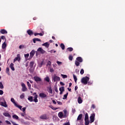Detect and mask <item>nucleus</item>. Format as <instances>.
<instances>
[{"instance_id": "cd10ccee", "label": "nucleus", "mask_w": 125, "mask_h": 125, "mask_svg": "<svg viewBox=\"0 0 125 125\" xmlns=\"http://www.w3.org/2000/svg\"><path fill=\"white\" fill-rule=\"evenodd\" d=\"M68 94V93L67 92L66 94L63 95V98H62V99H63V100H65V99H67Z\"/></svg>"}, {"instance_id": "a878e982", "label": "nucleus", "mask_w": 125, "mask_h": 125, "mask_svg": "<svg viewBox=\"0 0 125 125\" xmlns=\"http://www.w3.org/2000/svg\"><path fill=\"white\" fill-rule=\"evenodd\" d=\"M73 79L74 80V82L76 83H77V81H78L77 76H76V75H75V74H73Z\"/></svg>"}, {"instance_id": "a211bd4d", "label": "nucleus", "mask_w": 125, "mask_h": 125, "mask_svg": "<svg viewBox=\"0 0 125 125\" xmlns=\"http://www.w3.org/2000/svg\"><path fill=\"white\" fill-rule=\"evenodd\" d=\"M34 43H36V42H42L41 39L39 38H34L33 39Z\"/></svg>"}, {"instance_id": "69168bd1", "label": "nucleus", "mask_w": 125, "mask_h": 125, "mask_svg": "<svg viewBox=\"0 0 125 125\" xmlns=\"http://www.w3.org/2000/svg\"><path fill=\"white\" fill-rule=\"evenodd\" d=\"M64 125H70V123L68 122V123H64Z\"/></svg>"}, {"instance_id": "dca6fc26", "label": "nucleus", "mask_w": 125, "mask_h": 125, "mask_svg": "<svg viewBox=\"0 0 125 125\" xmlns=\"http://www.w3.org/2000/svg\"><path fill=\"white\" fill-rule=\"evenodd\" d=\"M14 64L11 63L10 65V68L11 69L12 71H15V68H14Z\"/></svg>"}, {"instance_id": "9b49d317", "label": "nucleus", "mask_w": 125, "mask_h": 125, "mask_svg": "<svg viewBox=\"0 0 125 125\" xmlns=\"http://www.w3.org/2000/svg\"><path fill=\"white\" fill-rule=\"evenodd\" d=\"M35 53H36V52L32 50L31 52L30 53V58H33L34 57V55H35Z\"/></svg>"}, {"instance_id": "2eb2a0df", "label": "nucleus", "mask_w": 125, "mask_h": 125, "mask_svg": "<svg viewBox=\"0 0 125 125\" xmlns=\"http://www.w3.org/2000/svg\"><path fill=\"white\" fill-rule=\"evenodd\" d=\"M78 103L79 104H82L83 103V100L82 99V97H79L78 98Z\"/></svg>"}, {"instance_id": "473e14b6", "label": "nucleus", "mask_w": 125, "mask_h": 125, "mask_svg": "<svg viewBox=\"0 0 125 125\" xmlns=\"http://www.w3.org/2000/svg\"><path fill=\"white\" fill-rule=\"evenodd\" d=\"M75 64L77 66H80V62L78 61H75Z\"/></svg>"}, {"instance_id": "13d9d810", "label": "nucleus", "mask_w": 125, "mask_h": 125, "mask_svg": "<svg viewBox=\"0 0 125 125\" xmlns=\"http://www.w3.org/2000/svg\"><path fill=\"white\" fill-rule=\"evenodd\" d=\"M60 84H61V85H65V84L62 82L60 83Z\"/></svg>"}, {"instance_id": "5fc2aeb1", "label": "nucleus", "mask_w": 125, "mask_h": 125, "mask_svg": "<svg viewBox=\"0 0 125 125\" xmlns=\"http://www.w3.org/2000/svg\"><path fill=\"white\" fill-rule=\"evenodd\" d=\"M3 94V91L0 90V95H2Z\"/></svg>"}, {"instance_id": "5701e85b", "label": "nucleus", "mask_w": 125, "mask_h": 125, "mask_svg": "<svg viewBox=\"0 0 125 125\" xmlns=\"http://www.w3.org/2000/svg\"><path fill=\"white\" fill-rule=\"evenodd\" d=\"M60 47L62 50H64V49H65V45H64L63 43H62L60 45Z\"/></svg>"}, {"instance_id": "bf43d9fd", "label": "nucleus", "mask_w": 125, "mask_h": 125, "mask_svg": "<svg viewBox=\"0 0 125 125\" xmlns=\"http://www.w3.org/2000/svg\"><path fill=\"white\" fill-rule=\"evenodd\" d=\"M43 64V61H42L41 63H40V68L42 67V64Z\"/></svg>"}, {"instance_id": "f03ea898", "label": "nucleus", "mask_w": 125, "mask_h": 125, "mask_svg": "<svg viewBox=\"0 0 125 125\" xmlns=\"http://www.w3.org/2000/svg\"><path fill=\"white\" fill-rule=\"evenodd\" d=\"M33 79H34L35 82H36V83H41L42 81V78H41L39 76H34L33 77Z\"/></svg>"}, {"instance_id": "39448f33", "label": "nucleus", "mask_w": 125, "mask_h": 125, "mask_svg": "<svg viewBox=\"0 0 125 125\" xmlns=\"http://www.w3.org/2000/svg\"><path fill=\"white\" fill-rule=\"evenodd\" d=\"M40 119H41L42 120H48V117H47V115H46V114H44L40 117Z\"/></svg>"}, {"instance_id": "f257e3e1", "label": "nucleus", "mask_w": 125, "mask_h": 125, "mask_svg": "<svg viewBox=\"0 0 125 125\" xmlns=\"http://www.w3.org/2000/svg\"><path fill=\"white\" fill-rule=\"evenodd\" d=\"M89 81V77L85 76L83 77L81 79V83L84 85L87 84V82Z\"/></svg>"}, {"instance_id": "f704fd0d", "label": "nucleus", "mask_w": 125, "mask_h": 125, "mask_svg": "<svg viewBox=\"0 0 125 125\" xmlns=\"http://www.w3.org/2000/svg\"><path fill=\"white\" fill-rule=\"evenodd\" d=\"M16 107L17 108H19V109H20L21 110H22V106L21 105H19L17 104L15 105Z\"/></svg>"}, {"instance_id": "de8ad7c7", "label": "nucleus", "mask_w": 125, "mask_h": 125, "mask_svg": "<svg viewBox=\"0 0 125 125\" xmlns=\"http://www.w3.org/2000/svg\"><path fill=\"white\" fill-rule=\"evenodd\" d=\"M49 92L51 93V94H52V89L51 88V87H50L49 88Z\"/></svg>"}, {"instance_id": "0eeeda50", "label": "nucleus", "mask_w": 125, "mask_h": 125, "mask_svg": "<svg viewBox=\"0 0 125 125\" xmlns=\"http://www.w3.org/2000/svg\"><path fill=\"white\" fill-rule=\"evenodd\" d=\"M0 105L2 106V107H4L6 108L7 107V104H6V102L4 100V102H0Z\"/></svg>"}, {"instance_id": "6e6552de", "label": "nucleus", "mask_w": 125, "mask_h": 125, "mask_svg": "<svg viewBox=\"0 0 125 125\" xmlns=\"http://www.w3.org/2000/svg\"><path fill=\"white\" fill-rule=\"evenodd\" d=\"M37 51L38 52H40V53H41V54H44V53H45V51H44V50H43L42 47H40L38 49Z\"/></svg>"}, {"instance_id": "4468645a", "label": "nucleus", "mask_w": 125, "mask_h": 125, "mask_svg": "<svg viewBox=\"0 0 125 125\" xmlns=\"http://www.w3.org/2000/svg\"><path fill=\"white\" fill-rule=\"evenodd\" d=\"M76 60L77 61H78V62H80V63H82V62H83V58H82V57H78L76 58Z\"/></svg>"}, {"instance_id": "2f4dec72", "label": "nucleus", "mask_w": 125, "mask_h": 125, "mask_svg": "<svg viewBox=\"0 0 125 125\" xmlns=\"http://www.w3.org/2000/svg\"><path fill=\"white\" fill-rule=\"evenodd\" d=\"M12 117L14 119H15L16 120H19V117H18V116L16 115H14Z\"/></svg>"}, {"instance_id": "37998d69", "label": "nucleus", "mask_w": 125, "mask_h": 125, "mask_svg": "<svg viewBox=\"0 0 125 125\" xmlns=\"http://www.w3.org/2000/svg\"><path fill=\"white\" fill-rule=\"evenodd\" d=\"M6 72L7 73V74H8V75H9V67L6 68Z\"/></svg>"}, {"instance_id": "8fccbe9b", "label": "nucleus", "mask_w": 125, "mask_h": 125, "mask_svg": "<svg viewBox=\"0 0 125 125\" xmlns=\"http://www.w3.org/2000/svg\"><path fill=\"white\" fill-rule=\"evenodd\" d=\"M51 65V62L48 61L47 64V66H50Z\"/></svg>"}, {"instance_id": "79ce46f5", "label": "nucleus", "mask_w": 125, "mask_h": 125, "mask_svg": "<svg viewBox=\"0 0 125 125\" xmlns=\"http://www.w3.org/2000/svg\"><path fill=\"white\" fill-rule=\"evenodd\" d=\"M25 97V94L24 93H22L21 95L20 96V98L21 99H23Z\"/></svg>"}, {"instance_id": "a19ab883", "label": "nucleus", "mask_w": 125, "mask_h": 125, "mask_svg": "<svg viewBox=\"0 0 125 125\" xmlns=\"http://www.w3.org/2000/svg\"><path fill=\"white\" fill-rule=\"evenodd\" d=\"M20 49H22V48H25V45H20L19 46Z\"/></svg>"}, {"instance_id": "0e129e2a", "label": "nucleus", "mask_w": 125, "mask_h": 125, "mask_svg": "<svg viewBox=\"0 0 125 125\" xmlns=\"http://www.w3.org/2000/svg\"><path fill=\"white\" fill-rule=\"evenodd\" d=\"M6 124H7L8 125H10L11 123H10V122L8 121H6Z\"/></svg>"}, {"instance_id": "e433bc0d", "label": "nucleus", "mask_w": 125, "mask_h": 125, "mask_svg": "<svg viewBox=\"0 0 125 125\" xmlns=\"http://www.w3.org/2000/svg\"><path fill=\"white\" fill-rule=\"evenodd\" d=\"M73 50H74V49H73V48H72V47H68L67 48V50L68 51H70V52L73 51Z\"/></svg>"}, {"instance_id": "423d86ee", "label": "nucleus", "mask_w": 125, "mask_h": 125, "mask_svg": "<svg viewBox=\"0 0 125 125\" xmlns=\"http://www.w3.org/2000/svg\"><path fill=\"white\" fill-rule=\"evenodd\" d=\"M39 96L42 99L46 98V97H47V95L43 92L40 93L39 94Z\"/></svg>"}, {"instance_id": "412c9836", "label": "nucleus", "mask_w": 125, "mask_h": 125, "mask_svg": "<svg viewBox=\"0 0 125 125\" xmlns=\"http://www.w3.org/2000/svg\"><path fill=\"white\" fill-rule=\"evenodd\" d=\"M82 118H83V114H80L78 118H77V121H81L82 120Z\"/></svg>"}, {"instance_id": "3c124183", "label": "nucleus", "mask_w": 125, "mask_h": 125, "mask_svg": "<svg viewBox=\"0 0 125 125\" xmlns=\"http://www.w3.org/2000/svg\"><path fill=\"white\" fill-rule=\"evenodd\" d=\"M25 58H28L29 57V54H24Z\"/></svg>"}, {"instance_id": "052dcab7", "label": "nucleus", "mask_w": 125, "mask_h": 125, "mask_svg": "<svg viewBox=\"0 0 125 125\" xmlns=\"http://www.w3.org/2000/svg\"><path fill=\"white\" fill-rule=\"evenodd\" d=\"M57 63L58 65H60V64H62V62L59 61H57Z\"/></svg>"}, {"instance_id": "bb28decb", "label": "nucleus", "mask_w": 125, "mask_h": 125, "mask_svg": "<svg viewBox=\"0 0 125 125\" xmlns=\"http://www.w3.org/2000/svg\"><path fill=\"white\" fill-rule=\"evenodd\" d=\"M59 117L60 118H62L63 117V113L62 112H59L58 114Z\"/></svg>"}, {"instance_id": "c03bdc74", "label": "nucleus", "mask_w": 125, "mask_h": 125, "mask_svg": "<svg viewBox=\"0 0 125 125\" xmlns=\"http://www.w3.org/2000/svg\"><path fill=\"white\" fill-rule=\"evenodd\" d=\"M84 73V70H83V69H81L80 71L81 75H83Z\"/></svg>"}, {"instance_id": "c9c22d12", "label": "nucleus", "mask_w": 125, "mask_h": 125, "mask_svg": "<svg viewBox=\"0 0 125 125\" xmlns=\"http://www.w3.org/2000/svg\"><path fill=\"white\" fill-rule=\"evenodd\" d=\"M28 100L30 102H33V97L32 96H30V97H28Z\"/></svg>"}, {"instance_id": "58836bf2", "label": "nucleus", "mask_w": 125, "mask_h": 125, "mask_svg": "<svg viewBox=\"0 0 125 125\" xmlns=\"http://www.w3.org/2000/svg\"><path fill=\"white\" fill-rule=\"evenodd\" d=\"M3 88L4 87H3V84H2V83L0 82V88L1 89H3Z\"/></svg>"}, {"instance_id": "f3484780", "label": "nucleus", "mask_w": 125, "mask_h": 125, "mask_svg": "<svg viewBox=\"0 0 125 125\" xmlns=\"http://www.w3.org/2000/svg\"><path fill=\"white\" fill-rule=\"evenodd\" d=\"M3 115H4L5 117H8V118H11V116L10 115V114H9V113L7 112L3 113Z\"/></svg>"}, {"instance_id": "09e8293b", "label": "nucleus", "mask_w": 125, "mask_h": 125, "mask_svg": "<svg viewBox=\"0 0 125 125\" xmlns=\"http://www.w3.org/2000/svg\"><path fill=\"white\" fill-rule=\"evenodd\" d=\"M54 89H55V91H56V92H57V93H58V89H57V86L54 87Z\"/></svg>"}, {"instance_id": "393cba45", "label": "nucleus", "mask_w": 125, "mask_h": 125, "mask_svg": "<svg viewBox=\"0 0 125 125\" xmlns=\"http://www.w3.org/2000/svg\"><path fill=\"white\" fill-rule=\"evenodd\" d=\"M59 90L60 91H62V92H64V91H65L64 86H62L61 87H60Z\"/></svg>"}, {"instance_id": "49530a36", "label": "nucleus", "mask_w": 125, "mask_h": 125, "mask_svg": "<svg viewBox=\"0 0 125 125\" xmlns=\"http://www.w3.org/2000/svg\"><path fill=\"white\" fill-rule=\"evenodd\" d=\"M68 58L69 60H70V61H72L73 60V57L72 56V55H70Z\"/></svg>"}, {"instance_id": "a18cd8bd", "label": "nucleus", "mask_w": 125, "mask_h": 125, "mask_svg": "<svg viewBox=\"0 0 125 125\" xmlns=\"http://www.w3.org/2000/svg\"><path fill=\"white\" fill-rule=\"evenodd\" d=\"M61 76L62 77V79H66V78H67V75L62 74Z\"/></svg>"}, {"instance_id": "c756f323", "label": "nucleus", "mask_w": 125, "mask_h": 125, "mask_svg": "<svg viewBox=\"0 0 125 125\" xmlns=\"http://www.w3.org/2000/svg\"><path fill=\"white\" fill-rule=\"evenodd\" d=\"M88 120V114L86 113L85 114V118H84V121Z\"/></svg>"}, {"instance_id": "9d476101", "label": "nucleus", "mask_w": 125, "mask_h": 125, "mask_svg": "<svg viewBox=\"0 0 125 125\" xmlns=\"http://www.w3.org/2000/svg\"><path fill=\"white\" fill-rule=\"evenodd\" d=\"M20 60H21V58H20V54H18L17 57L14 59L13 63H15V62H16V61H20Z\"/></svg>"}, {"instance_id": "774afa93", "label": "nucleus", "mask_w": 125, "mask_h": 125, "mask_svg": "<svg viewBox=\"0 0 125 125\" xmlns=\"http://www.w3.org/2000/svg\"><path fill=\"white\" fill-rule=\"evenodd\" d=\"M39 33H35V34H34V36H39Z\"/></svg>"}, {"instance_id": "f8f14e48", "label": "nucleus", "mask_w": 125, "mask_h": 125, "mask_svg": "<svg viewBox=\"0 0 125 125\" xmlns=\"http://www.w3.org/2000/svg\"><path fill=\"white\" fill-rule=\"evenodd\" d=\"M27 33L29 36H32V35H34V32L31 29H29L27 31Z\"/></svg>"}, {"instance_id": "680f3d73", "label": "nucleus", "mask_w": 125, "mask_h": 125, "mask_svg": "<svg viewBox=\"0 0 125 125\" xmlns=\"http://www.w3.org/2000/svg\"><path fill=\"white\" fill-rule=\"evenodd\" d=\"M50 72H51V73L54 72V70L53 69V68H50Z\"/></svg>"}, {"instance_id": "b1692460", "label": "nucleus", "mask_w": 125, "mask_h": 125, "mask_svg": "<svg viewBox=\"0 0 125 125\" xmlns=\"http://www.w3.org/2000/svg\"><path fill=\"white\" fill-rule=\"evenodd\" d=\"M6 47V43L5 42H4L2 44V49H4Z\"/></svg>"}, {"instance_id": "864d4df0", "label": "nucleus", "mask_w": 125, "mask_h": 125, "mask_svg": "<svg viewBox=\"0 0 125 125\" xmlns=\"http://www.w3.org/2000/svg\"><path fill=\"white\" fill-rule=\"evenodd\" d=\"M1 40H6L5 36H1Z\"/></svg>"}, {"instance_id": "7ed1b4c3", "label": "nucleus", "mask_w": 125, "mask_h": 125, "mask_svg": "<svg viewBox=\"0 0 125 125\" xmlns=\"http://www.w3.org/2000/svg\"><path fill=\"white\" fill-rule=\"evenodd\" d=\"M95 119V114L93 113L91 114V116H90V124H92L93 122H94Z\"/></svg>"}, {"instance_id": "20e7f679", "label": "nucleus", "mask_w": 125, "mask_h": 125, "mask_svg": "<svg viewBox=\"0 0 125 125\" xmlns=\"http://www.w3.org/2000/svg\"><path fill=\"white\" fill-rule=\"evenodd\" d=\"M21 85L22 86V91L24 92L28 90V89H27V87H26V85H25V83H21Z\"/></svg>"}, {"instance_id": "338daca9", "label": "nucleus", "mask_w": 125, "mask_h": 125, "mask_svg": "<svg viewBox=\"0 0 125 125\" xmlns=\"http://www.w3.org/2000/svg\"><path fill=\"white\" fill-rule=\"evenodd\" d=\"M52 102L54 104H57L56 101H55V100H53Z\"/></svg>"}, {"instance_id": "aec40b11", "label": "nucleus", "mask_w": 125, "mask_h": 125, "mask_svg": "<svg viewBox=\"0 0 125 125\" xmlns=\"http://www.w3.org/2000/svg\"><path fill=\"white\" fill-rule=\"evenodd\" d=\"M42 45L43 46H45V47H47V48H48V47H49V44H48V43L47 42H46L43 43L42 44Z\"/></svg>"}, {"instance_id": "c85d7f7f", "label": "nucleus", "mask_w": 125, "mask_h": 125, "mask_svg": "<svg viewBox=\"0 0 125 125\" xmlns=\"http://www.w3.org/2000/svg\"><path fill=\"white\" fill-rule=\"evenodd\" d=\"M11 102H12V103H13V104H14L15 106L17 104L15 102V100H14L13 98L11 99Z\"/></svg>"}, {"instance_id": "4d7b16f0", "label": "nucleus", "mask_w": 125, "mask_h": 125, "mask_svg": "<svg viewBox=\"0 0 125 125\" xmlns=\"http://www.w3.org/2000/svg\"><path fill=\"white\" fill-rule=\"evenodd\" d=\"M91 108L92 109H94L95 108V105L94 104H92Z\"/></svg>"}, {"instance_id": "72a5a7b5", "label": "nucleus", "mask_w": 125, "mask_h": 125, "mask_svg": "<svg viewBox=\"0 0 125 125\" xmlns=\"http://www.w3.org/2000/svg\"><path fill=\"white\" fill-rule=\"evenodd\" d=\"M44 80L47 83H49L50 80H49V77L48 76H47L46 78H45Z\"/></svg>"}, {"instance_id": "4c0bfd02", "label": "nucleus", "mask_w": 125, "mask_h": 125, "mask_svg": "<svg viewBox=\"0 0 125 125\" xmlns=\"http://www.w3.org/2000/svg\"><path fill=\"white\" fill-rule=\"evenodd\" d=\"M26 83L27 84L29 89H31V84H30V82H27Z\"/></svg>"}, {"instance_id": "ea45409f", "label": "nucleus", "mask_w": 125, "mask_h": 125, "mask_svg": "<svg viewBox=\"0 0 125 125\" xmlns=\"http://www.w3.org/2000/svg\"><path fill=\"white\" fill-rule=\"evenodd\" d=\"M84 122H85V125H89V121H88V120H84Z\"/></svg>"}, {"instance_id": "7c9ffc66", "label": "nucleus", "mask_w": 125, "mask_h": 125, "mask_svg": "<svg viewBox=\"0 0 125 125\" xmlns=\"http://www.w3.org/2000/svg\"><path fill=\"white\" fill-rule=\"evenodd\" d=\"M34 63H35V62H30V68H33Z\"/></svg>"}, {"instance_id": "e2e57ef3", "label": "nucleus", "mask_w": 125, "mask_h": 125, "mask_svg": "<svg viewBox=\"0 0 125 125\" xmlns=\"http://www.w3.org/2000/svg\"><path fill=\"white\" fill-rule=\"evenodd\" d=\"M57 103L59 105H62V102L58 101Z\"/></svg>"}, {"instance_id": "6ab92c4d", "label": "nucleus", "mask_w": 125, "mask_h": 125, "mask_svg": "<svg viewBox=\"0 0 125 125\" xmlns=\"http://www.w3.org/2000/svg\"><path fill=\"white\" fill-rule=\"evenodd\" d=\"M34 102H35V103L38 102L39 100H38V95H36V96H35V97H34Z\"/></svg>"}, {"instance_id": "603ef678", "label": "nucleus", "mask_w": 125, "mask_h": 125, "mask_svg": "<svg viewBox=\"0 0 125 125\" xmlns=\"http://www.w3.org/2000/svg\"><path fill=\"white\" fill-rule=\"evenodd\" d=\"M87 84H88V85H90L91 84H92V82L88 81Z\"/></svg>"}, {"instance_id": "1a4fd4ad", "label": "nucleus", "mask_w": 125, "mask_h": 125, "mask_svg": "<svg viewBox=\"0 0 125 125\" xmlns=\"http://www.w3.org/2000/svg\"><path fill=\"white\" fill-rule=\"evenodd\" d=\"M53 79L54 82L55 83V82L60 81V77L54 75Z\"/></svg>"}, {"instance_id": "4be33fe9", "label": "nucleus", "mask_w": 125, "mask_h": 125, "mask_svg": "<svg viewBox=\"0 0 125 125\" xmlns=\"http://www.w3.org/2000/svg\"><path fill=\"white\" fill-rule=\"evenodd\" d=\"M49 108H51L52 110H54V111L57 110V109H59V108H55L52 106V105H49Z\"/></svg>"}, {"instance_id": "6e6d98bb", "label": "nucleus", "mask_w": 125, "mask_h": 125, "mask_svg": "<svg viewBox=\"0 0 125 125\" xmlns=\"http://www.w3.org/2000/svg\"><path fill=\"white\" fill-rule=\"evenodd\" d=\"M22 112L23 113H25V112H26V107L22 108Z\"/></svg>"}, {"instance_id": "ddd939ff", "label": "nucleus", "mask_w": 125, "mask_h": 125, "mask_svg": "<svg viewBox=\"0 0 125 125\" xmlns=\"http://www.w3.org/2000/svg\"><path fill=\"white\" fill-rule=\"evenodd\" d=\"M0 33L2 35H4V34H7V31H6L5 29H1L0 30Z\"/></svg>"}]
</instances>
